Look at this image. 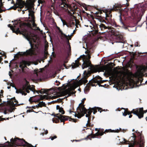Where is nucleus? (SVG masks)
I'll list each match as a JSON object with an SVG mask.
<instances>
[{
  "label": "nucleus",
  "instance_id": "f257e3e1",
  "mask_svg": "<svg viewBox=\"0 0 147 147\" xmlns=\"http://www.w3.org/2000/svg\"><path fill=\"white\" fill-rule=\"evenodd\" d=\"M85 53L87 54V55L86 56L83 55V57L85 59H82L83 62L82 65V67L83 69L89 67V70L88 72L86 71H85L84 72V77L78 82H77V81L76 80H74V82L71 84H70L69 86L66 85L65 86V87H62V89L64 90L63 92L65 95H67V97L75 93V92L74 91L78 86V84L81 85L83 84H86L88 80H86V78L88 77L89 74L92 73L96 72L97 71L104 72V69L103 68L99 67L97 66L94 67L91 64L89 60V59L91 57L90 54L91 53L90 51L87 50L85 51Z\"/></svg>",
  "mask_w": 147,
  "mask_h": 147
},
{
  "label": "nucleus",
  "instance_id": "f03ea898",
  "mask_svg": "<svg viewBox=\"0 0 147 147\" xmlns=\"http://www.w3.org/2000/svg\"><path fill=\"white\" fill-rule=\"evenodd\" d=\"M24 26L23 24L21 25V24L20 23V22H18L16 20L14 21L13 24V26H11L10 24L8 25V27L10 28L13 32H14L17 34L18 33H20L22 32L27 36L26 38L27 40L29 41L31 47L28 50H27L26 52L22 53V55H34L35 54L34 52V49L33 48V46L32 43L31 41L28 38V34H27L26 30L23 29Z\"/></svg>",
  "mask_w": 147,
  "mask_h": 147
},
{
  "label": "nucleus",
  "instance_id": "7ed1b4c3",
  "mask_svg": "<svg viewBox=\"0 0 147 147\" xmlns=\"http://www.w3.org/2000/svg\"><path fill=\"white\" fill-rule=\"evenodd\" d=\"M136 133L137 134L138 136L137 137L136 135L133 133V136L130 138H132L131 139V143L127 141L125 139H123V142L126 144H128V147H133L134 145H138L139 147H144V141L143 136L139 132L138 133L136 131Z\"/></svg>",
  "mask_w": 147,
  "mask_h": 147
},
{
  "label": "nucleus",
  "instance_id": "20e7f679",
  "mask_svg": "<svg viewBox=\"0 0 147 147\" xmlns=\"http://www.w3.org/2000/svg\"><path fill=\"white\" fill-rule=\"evenodd\" d=\"M138 69L136 73V76L138 78V80L135 81L134 80L131 79L129 80V84L132 86L131 88L138 86L141 84L142 79V78L143 75V74L147 70V66L141 65L139 67H137Z\"/></svg>",
  "mask_w": 147,
  "mask_h": 147
},
{
  "label": "nucleus",
  "instance_id": "39448f33",
  "mask_svg": "<svg viewBox=\"0 0 147 147\" xmlns=\"http://www.w3.org/2000/svg\"><path fill=\"white\" fill-rule=\"evenodd\" d=\"M10 86L15 88V89L16 90V93L21 94L22 95H26V93L25 92L28 93H29V90L32 92L34 94L35 92L38 93L37 91L35 90L33 86H31L28 85V82H26V84H25L23 85L19 89H17L12 83L10 84Z\"/></svg>",
  "mask_w": 147,
  "mask_h": 147
},
{
  "label": "nucleus",
  "instance_id": "423d86ee",
  "mask_svg": "<svg viewBox=\"0 0 147 147\" xmlns=\"http://www.w3.org/2000/svg\"><path fill=\"white\" fill-rule=\"evenodd\" d=\"M34 6V4L32 2H28L26 3V9L25 10L22 11L23 13H24V11H26L27 10H28V12L29 13L28 15L29 16H30L32 19V23L31 25H30L31 27L32 26L33 29L34 30H40V28L36 26V25L34 23V12L32 10V8Z\"/></svg>",
  "mask_w": 147,
  "mask_h": 147
},
{
  "label": "nucleus",
  "instance_id": "0eeeda50",
  "mask_svg": "<svg viewBox=\"0 0 147 147\" xmlns=\"http://www.w3.org/2000/svg\"><path fill=\"white\" fill-rule=\"evenodd\" d=\"M85 100V98L82 99V102L79 104V106L77 108L76 112L71 111L70 110V113H73V115H74L75 117H77L78 118H80L84 116V115L86 114V112H87V110L84 107L83 105L84 102Z\"/></svg>",
  "mask_w": 147,
  "mask_h": 147
},
{
  "label": "nucleus",
  "instance_id": "6e6552de",
  "mask_svg": "<svg viewBox=\"0 0 147 147\" xmlns=\"http://www.w3.org/2000/svg\"><path fill=\"white\" fill-rule=\"evenodd\" d=\"M142 107L140 109H133L130 113L127 111L125 110L124 112L123 113V115L125 116L127 114L129 115L131 113H133L138 116L139 119H140L143 117L144 113H146L147 112V110L144 111L143 110Z\"/></svg>",
  "mask_w": 147,
  "mask_h": 147
},
{
  "label": "nucleus",
  "instance_id": "1a4fd4ad",
  "mask_svg": "<svg viewBox=\"0 0 147 147\" xmlns=\"http://www.w3.org/2000/svg\"><path fill=\"white\" fill-rule=\"evenodd\" d=\"M17 104V101L14 98H11L9 100L7 101V103H4L7 105L5 111L4 112V113L6 114L7 113V112L11 113L15 110V106Z\"/></svg>",
  "mask_w": 147,
  "mask_h": 147
},
{
  "label": "nucleus",
  "instance_id": "9d476101",
  "mask_svg": "<svg viewBox=\"0 0 147 147\" xmlns=\"http://www.w3.org/2000/svg\"><path fill=\"white\" fill-rule=\"evenodd\" d=\"M102 82L101 78L98 76L95 77L91 80H90L88 84L92 86H95L97 85H99Z\"/></svg>",
  "mask_w": 147,
  "mask_h": 147
},
{
  "label": "nucleus",
  "instance_id": "9b49d317",
  "mask_svg": "<svg viewBox=\"0 0 147 147\" xmlns=\"http://www.w3.org/2000/svg\"><path fill=\"white\" fill-rule=\"evenodd\" d=\"M30 62L25 61H22L20 62V67L21 68L23 72H25V70H27L28 68L26 67V65L29 66L30 65Z\"/></svg>",
  "mask_w": 147,
  "mask_h": 147
},
{
  "label": "nucleus",
  "instance_id": "f8f14e48",
  "mask_svg": "<svg viewBox=\"0 0 147 147\" xmlns=\"http://www.w3.org/2000/svg\"><path fill=\"white\" fill-rule=\"evenodd\" d=\"M59 32L61 34V38L64 41H66L67 43H69V40L71 39L70 37H69V35H67L63 33L62 31L60 30Z\"/></svg>",
  "mask_w": 147,
  "mask_h": 147
},
{
  "label": "nucleus",
  "instance_id": "ddd939ff",
  "mask_svg": "<svg viewBox=\"0 0 147 147\" xmlns=\"http://www.w3.org/2000/svg\"><path fill=\"white\" fill-rule=\"evenodd\" d=\"M117 9H117L116 8H111L109 12H108V11L107 10L103 11V12L105 13L106 18L108 17L109 18H110L111 17V15L110 14L111 11L113 10L116 11Z\"/></svg>",
  "mask_w": 147,
  "mask_h": 147
},
{
  "label": "nucleus",
  "instance_id": "4468645a",
  "mask_svg": "<svg viewBox=\"0 0 147 147\" xmlns=\"http://www.w3.org/2000/svg\"><path fill=\"white\" fill-rule=\"evenodd\" d=\"M54 117H56L58 119L61 120V122L62 121V120H66L67 117L66 116L62 115L59 114H55L54 115Z\"/></svg>",
  "mask_w": 147,
  "mask_h": 147
},
{
  "label": "nucleus",
  "instance_id": "2eb2a0df",
  "mask_svg": "<svg viewBox=\"0 0 147 147\" xmlns=\"http://www.w3.org/2000/svg\"><path fill=\"white\" fill-rule=\"evenodd\" d=\"M98 30L96 31V32H98V30L100 29L101 30H103L104 29H107V26H105L103 24H98L97 26Z\"/></svg>",
  "mask_w": 147,
  "mask_h": 147
},
{
  "label": "nucleus",
  "instance_id": "dca6fc26",
  "mask_svg": "<svg viewBox=\"0 0 147 147\" xmlns=\"http://www.w3.org/2000/svg\"><path fill=\"white\" fill-rule=\"evenodd\" d=\"M62 3L60 5L61 7L63 8L64 7H69V5L66 3V0H61Z\"/></svg>",
  "mask_w": 147,
  "mask_h": 147
},
{
  "label": "nucleus",
  "instance_id": "f3484780",
  "mask_svg": "<svg viewBox=\"0 0 147 147\" xmlns=\"http://www.w3.org/2000/svg\"><path fill=\"white\" fill-rule=\"evenodd\" d=\"M37 101H39L40 100H42L44 99H48L49 98V96L47 95L42 96L41 95L37 96Z\"/></svg>",
  "mask_w": 147,
  "mask_h": 147
},
{
  "label": "nucleus",
  "instance_id": "a211bd4d",
  "mask_svg": "<svg viewBox=\"0 0 147 147\" xmlns=\"http://www.w3.org/2000/svg\"><path fill=\"white\" fill-rule=\"evenodd\" d=\"M117 39L118 40L117 42L121 43H122V45H123V44L124 43V41L123 40V37L121 36L120 35L116 37Z\"/></svg>",
  "mask_w": 147,
  "mask_h": 147
},
{
  "label": "nucleus",
  "instance_id": "6ab92c4d",
  "mask_svg": "<svg viewBox=\"0 0 147 147\" xmlns=\"http://www.w3.org/2000/svg\"><path fill=\"white\" fill-rule=\"evenodd\" d=\"M79 58H78L77 60H76L75 61V63H73L71 65L72 67L73 68H75L76 67L78 66L79 65V61L78 60V59H79Z\"/></svg>",
  "mask_w": 147,
  "mask_h": 147
},
{
  "label": "nucleus",
  "instance_id": "aec40b11",
  "mask_svg": "<svg viewBox=\"0 0 147 147\" xmlns=\"http://www.w3.org/2000/svg\"><path fill=\"white\" fill-rule=\"evenodd\" d=\"M121 129L120 128H119V129H115V130H111V129H106L104 132H117L118 133L119 132L120 130Z\"/></svg>",
  "mask_w": 147,
  "mask_h": 147
},
{
  "label": "nucleus",
  "instance_id": "412c9836",
  "mask_svg": "<svg viewBox=\"0 0 147 147\" xmlns=\"http://www.w3.org/2000/svg\"><path fill=\"white\" fill-rule=\"evenodd\" d=\"M120 25L121 26L124 28L125 29H127V26L124 24V23L122 21L121 18L120 19Z\"/></svg>",
  "mask_w": 147,
  "mask_h": 147
},
{
  "label": "nucleus",
  "instance_id": "4be33fe9",
  "mask_svg": "<svg viewBox=\"0 0 147 147\" xmlns=\"http://www.w3.org/2000/svg\"><path fill=\"white\" fill-rule=\"evenodd\" d=\"M111 70L109 69H107L105 70V72L104 73V74H107L108 75H110L111 74Z\"/></svg>",
  "mask_w": 147,
  "mask_h": 147
},
{
  "label": "nucleus",
  "instance_id": "5701e85b",
  "mask_svg": "<svg viewBox=\"0 0 147 147\" xmlns=\"http://www.w3.org/2000/svg\"><path fill=\"white\" fill-rule=\"evenodd\" d=\"M45 105V104L43 101L40 102L38 104L36 105V107H42V106H44Z\"/></svg>",
  "mask_w": 147,
  "mask_h": 147
},
{
  "label": "nucleus",
  "instance_id": "b1692460",
  "mask_svg": "<svg viewBox=\"0 0 147 147\" xmlns=\"http://www.w3.org/2000/svg\"><path fill=\"white\" fill-rule=\"evenodd\" d=\"M104 132H97L94 135H93L92 138H94L95 137V136H101L103 134Z\"/></svg>",
  "mask_w": 147,
  "mask_h": 147
},
{
  "label": "nucleus",
  "instance_id": "393cba45",
  "mask_svg": "<svg viewBox=\"0 0 147 147\" xmlns=\"http://www.w3.org/2000/svg\"><path fill=\"white\" fill-rule=\"evenodd\" d=\"M61 20L62 22L63 25H66L67 26V27H69V25L67 24V23L65 21L62 20V19H61Z\"/></svg>",
  "mask_w": 147,
  "mask_h": 147
},
{
  "label": "nucleus",
  "instance_id": "a878e982",
  "mask_svg": "<svg viewBox=\"0 0 147 147\" xmlns=\"http://www.w3.org/2000/svg\"><path fill=\"white\" fill-rule=\"evenodd\" d=\"M75 25V23L74 22H70V23L69 24V26H70L71 27H72L73 26H74Z\"/></svg>",
  "mask_w": 147,
  "mask_h": 147
},
{
  "label": "nucleus",
  "instance_id": "bb28decb",
  "mask_svg": "<svg viewBox=\"0 0 147 147\" xmlns=\"http://www.w3.org/2000/svg\"><path fill=\"white\" fill-rule=\"evenodd\" d=\"M59 112L61 113L62 114H64V111L62 108H60L59 110Z\"/></svg>",
  "mask_w": 147,
  "mask_h": 147
},
{
  "label": "nucleus",
  "instance_id": "cd10ccee",
  "mask_svg": "<svg viewBox=\"0 0 147 147\" xmlns=\"http://www.w3.org/2000/svg\"><path fill=\"white\" fill-rule=\"evenodd\" d=\"M89 115H88V114H86V117H88V123H87V124H86V125H89Z\"/></svg>",
  "mask_w": 147,
  "mask_h": 147
},
{
  "label": "nucleus",
  "instance_id": "c85d7f7f",
  "mask_svg": "<svg viewBox=\"0 0 147 147\" xmlns=\"http://www.w3.org/2000/svg\"><path fill=\"white\" fill-rule=\"evenodd\" d=\"M44 132L45 133L43 132L40 134V135H42V136H43L44 135V134H47L48 133V131L47 130H46V131L45 130V129H44Z\"/></svg>",
  "mask_w": 147,
  "mask_h": 147
},
{
  "label": "nucleus",
  "instance_id": "c756f323",
  "mask_svg": "<svg viewBox=\"0 0 147 147\" xmlns=\"http://www.w3.org/2000/svg\"><path fill=\"white\" fill-rule=\"evenodd\" d=\"M47 91H46V90L45 89H41V91L40 92V93H42V92H43V93H46V94H47V93H46L47 92Z\"/></svg>",
  "mask_w": 147,
  "mask_h": 147
},
{
  "label": "nucleus",
  "instance_id": "7c9ffc66",
  "mask_svg": "<svg viewBox=\"0 0 147 147\" xmlns=\"http://www.w3.org/2000/svg\"><path fill=\"white\" fill-rule=\"evenodd\" d=\"M57 137L56 136H54L53 137H50L49 138L50 139H51V140H53L54 139L57 138Z\"/></svg>",
  "mask_w": 147,
  "mask_h": 147
},
{
  "label": "nucleus",
  "instance_id": "2f4dec72",
  "mask_svg": "<svg viewBox=\"0 0 147 147\" xmlns=\"http://www.w3.org/2000/svg\"><path fill=\"white\" fill-rule=\"evenodd\" d=\"M89 26L91 28V29L93 30V28H94V27L93 25L91 23V22H90V24H89Z\"/></svg>",
  "mask_w": 147,
  "mask_h": 147
},
{
  "label": "nucleus",
  "instance_id": "473e14b6",
  "mask_svg": "<svg viewBox=\"0 0 147 147\" xmlns=\"http://www.w3.org/2000/svg\"><path fill=\"white\" fill-rule=\"evenodd\" d=\"M18 6H13L11 7L10 9H13L14 10L16 9V8L18 7Z\"/></svg>",
  "mask_w": 147,
  "mask_h": 147
},
{
  "label": "nucleus",
  "instance_id": "72a5a7b5",
  "mask_svg": "<svg viewBox=\"0 0 147 147\" xmlns=\"http://www.w3.org/2000/svg\"><path fill=\"white\" fill-rule=\"evenodd\" d=\"M39 71V70L37 69H35V70H34V73L35 74H36V76L37 75V73L38 72V71Z\"/></svg>",
  "mask_w": 147,
  "mask_h": 147
},
{
  "label": "nucleus",
  "instance_id": "f704fd0d",
  "mask_svg": "<svg viewBox=\"0 0 147 147\" xmlns=\"http://www.w3.org/2000/svg\"><path fill=\"white\" fill-rule=\"evenodd\" d=\"M8 145H9V144H8L7 145H0V147H9Z\"/></svg>",
  "mask_w": 147,
  "mask_h": 147
},
{
  "label": "nucleus",
  "instance_id": "c9c22d12",
  "mask_svg": "<svg viewBox=\"0 0 147 147\" xmlns=\"http://www.w3.org/2000/svg\"><path fill=\"white\" fill-rule=\"evenodd\" d=\"M92 112V111L91 110H88V115H90L91 114Z\"/></svg>",
  "mask_w": 147,
  "mask_h": 147
},
{
  "label": "nucleus",
  "instance_id": "e433bc0d",
  "mask_svg": "<svg viewBox=\"0 0 147 147\" xmlns=\"http://www.w3.org/2000/svg\"><path fill=\"white\" fill-rule=\"evenodd\" d=\"M97 15H98L100 13V14L101 13H102V12L101 11H100L98 12H96L95 13Z\"/></svg>",
  "mask_w": 147,
  "mask_h": 147
},
{
  "label": "nucleus",
  "instance_id": "4c0bfd02",
  "mask_svg": "<svg viewBox=\"0 0 147 147\" xmlns=\"http://www.w3.org/2000/svg\"><path fill=\"white\" fill-rule=\"evenodd\" d=\"M52 121L53 123H57V122L58 121V120H55L54 119H53Z\"/></svg>",
  "mask_w": 147,
  "mask_h": 147
},
{
  "label": "nucleus",
  "instance_id": "58836bf2",
  "mask_svg": "<svg viewBox=\"0 0 147 147\" xmlns=\"http://www.w3.org/2000/svg\"><path fill=\"white\" fill-rule=\"evenodd\" d=\"M51 98H52V99H54V98H57V96H51Z\"/></svg>",
  "mask_w": 147,
  "mask_h": 147
},
{
  "label": "nucleus",
  "instance_id": "ea45409f",
  "mask_svg": "<svg viewBox=\"0 0 147 147\" xmlns=\"http://www.w3.org/2000/svg\"><path fill=\"white\" fill-rule=\"evenodd\" d=\"M38 2L39 3H43V1L40 0H38Z\"/></svg>",
  "mask_w": 147,
  "mask_h": 147
},
{
  "label": "nucleus",
  "instance_id": "a19ab883",
  "mask_svg": "<svg viewBox=\"0 0 147 147\" xmlns=\"http://www.w3.org/2000/svg\"><path fill=\"white\" fill-rule=\"evenodd\" d=\"M18 1V3H21L22 0H17Z\"/></svg>",
  "mask_w": 147,
  "mask_h": 147
},
{
  "label": "nucleus",
  "instance_id": "79ce46f5",
  "mask_svg": "<svg viewBox=\"0 0 147 147\" xmlns=\"http://www.w3.org/2000/svg\"><path fill=\"white\" fill-rule=\"evenodd\" d=\"M0 3H1V5H0V7H1L2 6V0H0Z\"/></svg>",
  "mask_w": 147,
  "mask_h": 147
},
{
  "label": "nucleus",
  "instance_id": "37998d69",
  "mask_svg": "<svg viewBox=\"0 0 147 147\" xmlns=\"http://www.w3.org/2000/svg\"><path fill=\"white\" fill-rule=\"evenodd\" d=\"M73 34L74 32H73L72 33H71V34L69 35V37H70V38H71V37L73 36Z\"/></svg>",
  "mask_w": 147,
  "mask_h": 147
},
{
  "label": "nucleus",
  "instance_id": "c03bdc74",
  "mask_svg": "<svg viewBox=\"0 0 147 147\" xmlns=\"http://www.w3.org/2000/svg\"><path fill=\"white\" fill-rule=\"evenodd\" d=\"M3 119H4L2 118H1V117H0V121L3 120Z\"/></svg>",
  "mask_w": 147,
  "mask_h": 147
},
{
  "label": "nucleus",
  "instance_id": "a18cd8bd",
  "mask_svg": "<svg viewBox=\"0 0 147 147\" xmlns=\"http://www.w3.org/2000/svg\"><path fill=\"white\" fill-rule=\"evenodd\" d=\"M31 111L30 110H29H29H27V112H31Z\"/></svg>",
  "mask_w": 147,
  "mask_h": 147
},
{
  "label": "nucleus",
  "instance_id": "49530a36",
  "mask_svg": "<svg viewBox=\"0 0 147 147\" xmlns=\"http://www.w3.org/2000/svg\"><path fill=\"white\" fill-rule=\"evenodd\" d=\"M68 46L69 47V50H71V48H70V45H68Z\"/></svg>",
  "mask_w": 147,
  "mask_h": 147
},
{
  "label": "nucleus",
  "instance_id": "de8ad7c7",
  "mask_svg": "<svg viewBox=\"0 0 147 147\" xmlns=\"http://www.w3.org/2000/svg\"><path fill=\"white\" fill-rule=\"evenodd\" d=\"M132 115H130L129 116V118H130L132 117Z\"/></svg>",
  "mask_w": 147,
  "mask_h": 147
},
{
  "label": "nucleus",
  "instance_id": "09e8293b",
  "mask_svg": "<svg viewBox=\"0 0 147 147\" xmlns=\"http://www.w3.org/2000/svg\"><path fill=\"white\" fill-rule=\"evenodd\" d=\"M7 88L8 89H9L10 88V86H8L7 87Z\"/></svg>",
  "mask_w": 147,
  "mask_h": 147
},
{
  "label": "nucleus",
  "instance_id": "8fccbe9b",
  "mask_svg": "<svg viewBox=\"0 0 147 147\" xmlns=\"http://www.w3.org/2000/svg\"><path fill=\"white\" fill-rule=\"evenodd\" d=\"M32 107L34 109H35V106H32Z\"/></svg>",
  "mask_w": 147,
  "mask_h": 147
},
{
  "label": "nucleus",
  "instance_id": "3c124183",
  "mask_svg": "<svg viewBox=\"0 0 147 147\" xmlns=\"http://www.w3.org/2000/svg\"><path fill=\"white\" fill-rule=\"evenodd\" d=\"M96 113V112L94 111V112H93V114H95Z\"/></svg>",
  "mask_w": 147,
  "mask_h": 147
},
{
  "label": "nucleus",
  "instance_id": "603ef678",
  "mask_svg": "<svg viewBox=\"0 0 147 147\" xmlns=\"http://www.w3.org/2000/svg\"><path fill=\"white\" fill-rule=\"evenodd\" d=\"M27 108H28L30 109V107H27Z\"/></svg>",
  "mask_w": 147,
  "mask_h": 147
},
{
  "label": "nucleus",
  "instance_id": "864d4df0",
  "mask_svg": "<svg viewBox=\"0 0 147 147\" xmlns=\"http://www.w3.org/2000/svg\"><path fill=\"white\" fill-rule=\"evenodd\" d=\"M1 99L0 98V102H1ZM2 103H1L0 105H1Z\"/></svg>",
  "mask_w": 147,
  "mask_h": 147
},
{
  "label": "nucleus",
  "instance_id": "5fc2aeb1",
  "mask_svg": "<svg viewBox=\"0 0 147 147\" xmlns=\"http://www.w3.org/2000/svg\"><path fill=\"white\" fill-rule=\"evenodd\" d=\"M72 119L73 120V121L74 122H75V121H74V119Z\"/></svg>",
  "mask_w": 147,
  "mask_h": 147
},
{
  "label": "nucleus",
  "instance_id": "6e6d98bb",
  "mask_svg": "<svg viewBox=\"0 0 147 147\" xmlns=\"http://www.w3.org/2000/svg\"><path fill=\"white\" fill-rule=\"evenodd\" d=\"M86 90H89V89L88 88H86Z\"/></svg>",
  "mask_w": 147,
  "mask_h": 147
},
{
  "label": "nucleus",
  "instance_id": "4d7b16f0",
  "mask_svg": "<svg viewBox=\"0 0 147 147\" xmlns=\"http://www.w3.org/2000/svg\"><path fill=\"white\" fill-rule=\"evenodd\" d=\"M10 72H9V76H11V75H10Z\"/></svg>",
  "mask_w": 147,
  "mask_h": 147
},
{
  "label": "nucleus",
  "instance_id": "13d9d810",
  "mask_svg": "<svg viewBox=\"0 0 147 147\" xmlns=\"http://www.w3.org/2000/svg\"><path fill=\"white\" fill-rule=\"evenodd\" d=\"M146 121H147V117H146Z\"/></svg>",
  "mask_w": 147,
  "mask_h": 147
},
{
  "label": "nucleus",
  "instance_id": "bf43d9fd",
  "mask_svg": "<svg viewBox=\"0 0 147 147\" xmlns=\"http://www.w3.org/2000/svg\"><path fill=\"white\" fill-rule=\"evenodd\" d=\"M75 30H74L73 31V32H74H74H75Z\"/></svg>",
  "mask_w": 147,
  "mask_h": 147
},
{
  "label": "nucleus",
  "instance_id": "052dcab7",
  "mask_svg": "<svg viewBox=\"0 0 147 147\" xmlns=\"http://www.w3.org/2000/svg\"><path fill=\"white\" fill-rule=\"evenodd\" d=\"M58 107H59V106H58V105H57V108Z\"/></svg>",
  "mask_w": 147,
  "mask_h": 147
},
{
  "label": "nucleus",
  "instance_id": "680f3d73",
  "mask_svg": "<svg viewBox=\"0 0 147 147\" xmlns=\"http://www.w3.org/2000/svg\"><path fill=\"white\" fill-rule=\"evenodd\" d=\"M76 140V141H80V140Z\"/></svg>",
  "mask_w": 147,
  "mask_h": 147
},
{
  "label": "nucleus",
  "instance_id": "e2e57ef3",
  "mask_svg": "<svg viewBox=\"0 0 147 147\" xmlns=\"http://www.w3.org/2000/svg\"><path fill=\"white\" fill-rule=\"evenodd\" d=\"M134 129H133V130H132V131H134Z\"/></svg>",
  "mask_w": 147,
  "mask_h": 147
},
{
  "label": "nucleus",
  "instance_id": "0e129e2a",
  "mask_svg": "<svg viewBox=\"0 0 147 147\" xmlns=\"http://www.w3.org/2000/svg\"><path fill=\"white\" fill-rule=\"evenodd\" d=\"M131 47H132L133 46V45H131Z\"/></svg>",
  "mask_w": 147,
  "mask_h": 147
},
{
  "label": "nucleus",
  "instance_id": "69168bd1",
  "mask_svg": "<svg viewBox=\"0 0 147 147\" xmlns=\"http://www.w3.org/2000/svg\"><path fill=\"white\" fill-rule=\"evenodd\" d=\"M147 82V81H146V82H145V83H146V82Z\"/></svg>",
  "mask_w": 147,
  "mask_h": 147
},
{
  "label": "nucleus",
  "instance_id": "338daca9",
  "mask_svg": "<svg viewBox=\"0 0 147 147\" xmlns=\"http://www.w3.org/2000/svg\"><path fill=\"white\" fill-rule=\"evenodd\" d=\"M22 117H24V115H23V116H22Z\"/></svg>",
  "mask_w": 147,
  "mask_h": 147
},
{
  "label": "nucleus",
  "instance_id": "774afa93",
  "mask_svg": "<svg viewBox=\"0 0 147 147\" xmlns=\"http://www.w3.org/2000/svg\"><path fill=\"white\" fill-rule=\"evenodd\" d=\"M87 27H88V26H86Z\"/></svg>",
  "mask_w": 147,
  "mask_h": 147
}]
</instances>
